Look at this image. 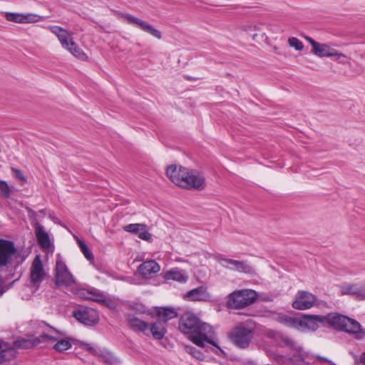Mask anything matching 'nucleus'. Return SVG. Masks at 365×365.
<instances>
[{
	"mask_svg": "<svg viewBox=\"0 0 365 365\" xmlns=\"http://www.w3.org/2000/svg\"><path fill=\"white\" fill-rule=\"evenodd\" d=\"M185 349L186 352L189 353L195 358H196L197 359H202V354L200 351L197 350L195 347H193L192 346H186L185 347Z\"/></svg>",
	"mask_w": 365,
	"mask_h": 365,
	"instance_id": "36",
	"label": "nucleus"
},
{
	"mask_svg": "<svg viewBox=\"0 0 365 365\" xmlns=\"http://www.w3.org/2000/svg\"><path fill=\"white\" fill-rule=\"evenodd\" d=\"M40 19H41V17L36 14H22L21 24L35 23V22L38 21Z\"/></svg>",
	"mask_w": 365,
	"mask_h": 365,
	"instance_id": "32",
	"label": "nucleus"
},
{
	"mask_svg": "<svg viewBox=\"0 0 365 365\" xmlns=\"http://www.w3.org/2000/svg\"><path fill=\"white\" fill-rule=\"evenodd\" d=\"M217 260L222 267L232 271H237L245 274H251L254 272L252 267L245 261L228 259L222 255L217 256Z\"/></svg>",
	"mask_w": 365,
	"mask_h": 365,
	"instance_id": "8",
	"label": "nucleus"
},
{
	"mask_svg": "<svg viewBox=\"0 0 365 365\" xmlns=\"http://www.w3.org/2000/svg\"><path fill=\"white\" fill-rule=\"evenodd\" d=\"M179 329L200 347L205 348L206 344L217 346L212 327L207 323H202L191 312H185L181 316Z\"/></svg>",
	"mask_w": 365,
	"mask_h": 365,
	"instance_id": "1",
	"label": "nucleus"
},
{
	"mask_svg": "<svg viewBox=\"0 0 365 365\" xmlns=\"http://www.w3.org/2000/svg\"><path fill=\"white\" fill-rule=\"evenodd\" d=\"M49 329L53 331L56 334L55 335H49L47 334H42L41 338H43V340L46 341H56V343L53 345V348L58 351V352H63L64 351H66L69 349L72 344H73L75 341H76V339L68 337H64L66 336V332L57 330L54 327L48 325Z\"/></svg>",
	"mask_w": 365,
	"mask_h": 365,
	"instance_id": "7",
	"label": "nucleus"
},
{
	"mask_svg": "<svg viewBox=\"0 0 365 365\" xmlns=\"http://www.w3.org/2000/svg\"><path fill=\"white\" fill-rule=\"evenodd\" d=\"M257 297V292L252 289L236 290L227 296L226 305L230 309H244L255 302Z\"/></svg>",
	"mask_w": 365,
	"mask_h": 365,
	"instance_id": "4",
	"label": "nucleus"
},
{
	"mask_svg": "<svg viewBox=\"0 0 365 365\" xmlns=\"http://www.w3.org/2000/svg\"><path fill=\"white\" fill-rule=\"evenodd\" d=\"M35 234L39 245L43 249L51 247V241L48 234L45 231L43 225L36 223L35 226Z\"/></svg>",
	"mask_w": 365,
	"mask_h": 365,
	"instance_id": "21",
	"label": "nucleus"
},
{
	"mask_svg": "<svg viewBox=\"0 0 365 365\" xmlns=\"http://www.w3.org/2000/svg\"><path fill=\"white\" fill-rule=\"evenodd\" d=\"M342 294H351L357 299L365 300V283L364 284H351L342 286L341 287Z\"/></svg>",
	"mask_w": 365,
	"mask_h": 365,
	"instance_id": "15",
	"label": "nucleus"
},
{
	"mask_svg": "<svg viewBox=\"0 0 365 365\" xmlns=\"http://www.w3.org/2000/svg\"><path fill=\"white\" fill-rule=\"evenodd\" d=\"M288 43L291 47L294 48L297 51H302L304 48L302 42L295 37L289 38Z\"/></svg>",
	"mask_w": 365,
	"mask_h": 365,
	"instance_id": "33",
	"label": "nucleus"
},
{
	"mask_svg": "<svg viewBox=\"0 0 365 365\" xmlns=\"http://www.w3.org/2000/svg\"><path fill=\"white\" fill-rule=\"evenodd\" d=\"M166 175L174 184L182 188L202 190L206 185L205 178L202 174L197 171L190 172L182 166H168Z\"/></svg>",
	"mask_w": 365,
	"mask_h": 365,
	"instance_id": "2",
	"label": "nucleus"
},
{
	"mask_svg": "<svg viewBox=\"0 0 365 365\" xmlns=\"http://www.w3.org/2000/svg\"><path fill=\"white\" fill-rule=\"evenodd\" d=\"M88 294L89 295H92V297H84L85 299H91V300H93L94 302H97L98 303H101L102 304H106V299H105V297L103 296V295H101V294H93L92 292H88Z\"/></svg>",
	"mask_w": 365,
	"mask_h": 365,
	"instance_id": "35",
	"label": "nucleus"
},
{
	"mask_svg": "<svg viewBox=\"0 0 365 365\" xmlns=\"http://www.w3.org/2000/svg\"><path fill=\"white\" fill-rule=\"evenodd\" d=\"M334 56L336 57V60L339 63L351 66V63L346 60L348 57L345 54L337 51L336 54Z\"/></svg>",
	"mask_w": 365,
	"mask_h": 365,
	"instance_id": "37",
	"label": "nucleus"
},
{
	"mask_svg": "<svg viewBox=\"0 0 365 365\" xmlns=\"http://www.w3.org/2000/svg\"><path fill=\"white\" fill-rule=\"evenodd\" d=\"M56 284L57 286H70L73 282L72 274L61 260H57L56 264Z\"/></svg>",
	"mask_w": 365,
	"mask_h": 365,
	"instance_id": "11",
	"label": "nucleus"
},
{
	"mask_svg": "<svg viewBox=\"0 0 365 365\" xmlns=\"http://www.w3.org/2000/svg\"><path fill=\"white\" fill-rule=\"evenodd\" d=\"M165 277L167 279H173L178 282H185L188 279L185 272L179 269H173L168 271Z\"/></svg>",
	"mask_w": 365,
	"mask_h": 365,
	"instance_id": "24",
	"label": "nucleus"
},
{
	"mask_svg": "<svg viewBox=\"0 0 365 365\" xmlns=\"http://www.w3.org/2000/svg\"><path fill=\"white\" fill-rule=\"evenodd\" d=\"M42 341H44V340H43V338H41V336H39L38 337H35L32 339H22L18 340L16 341V345H17V346H19L20 348L30 349L31 347H34V346L39 344Z\"/></svg>",
	"mask_w": 365,
	"mask_h": 365,
	"instance_id": "26",
	"label": "nucleus"
},
{
	"mask_svg": "<svg viewBox=\"0 0 365 365\" xmlns=\"http://www.w3.org/2000/svg\"><path fill=\"white\" fill-rule=\"evenodd\" d=\"M228 336L235 346L245 349L250 345L254 336V331L247 327L245 323H240L231 329Z\"/></svg>",
	"mask_w": 365,
	"mask_h": 365,
	"instance_id": "5",
	"label": "nucleus"
},
{
	"mask_svg": "<svg viewBox=\"0 0 365 365\" xmlns=\"http://www.w3.org/2000/svg\"><path fill=\"white\" fill-rule=\"evenodd\" d=\"M215 343H217V342L215 341ZM217 346H218V345H217ZM216 347L220 349V351H222V349H220L219 346H216Z\"/></svg>",
	"mask_w": 365,
	"mask_h": 365,
	"instance_id": "44",
	"label": "nucleus"
},
{
	"mask_svg": "<svg viewBox=\"0 0 365 365\" xmlns=\"http://www.w3.org/2000/svg\"><path fill=\"white\" fill-rule=\"evenodd\" d=\"M278 343L282 346H287L291 349L297 350V346L294 340L288 336L279 334L277 336Z\"/></svg>",
	"mask_w": 365,
	"mask_h": 365,
	"instance_id": "28",
	"label": "nucleus"
},
{
	"mask_svg": "<svg viewBox=\"0 0 365 365\" xmlns=\"http://www.w3.org/2000/svg\"><path fill=\"white\" fill-rule=\"evenodd\" d=\"M11 191L8 184L3 180H0V196L3 197H9L10 196Z\"/></svg>",
	"mask_w": 365,
	"mask_h": 365,
	"instance_id": "34",
	"label": "nucleus"
},
{
	"mask_svg": "<svg viewBox=\"0 0 365 365\" xmlns=\"http://www.w3.org/2000/svg\"><path fill=\"white\" fill-rule=\"evenodd\" d=\"M48 29L57 36L63 48L68 49L70 47L73 38L67 30L57 26H49Z\"/></svg>",
	"mask_w": 365,
	"mask_h": 365,
	"instance_id": "16",
	"label": "nucleus"
},
{
	"mask_svg": "<svg viewBox=\"0 0 365 365\" xmlns=\"http://www.w3.org/2000/svg\"><path fill=\"white\" fill-rule=\"evenodd\" d=\"M321 325L346 331L354 335L356 339H362L365 336V330L362 329L359 322L338 313H329L326 316H321Z\"/></svg>",
	"mask_w": 365,
	"mask_h": 365,
	"instance_id": "3",
	"label": "nucleus"
},
{
	"mask_svg": "<svg viewBox=\"0 0 365 365\" xmlns=\"http://www.w3.org/2000/svg\"><path fill=\"white\" fill-rule=\"evenodd\" d=\"M77 242L85 257L88 260H93L94 259V256L91 250H89V248L86 245V244L81 240H78Z\"/></svg>",
	"mask_w": 365,
	"mask_h": 365,
	"instance_id": "30",
	"label": "nucleus"
},
{
	"mask_svg": "<svg viewBox=\"0 0 365 365\" xmlns=\"http://www.w3.org/2000/svg\"><path fill=\"white\" fill-rule=\"evenodd\" d=\"M123 17L128 21V23L137 25L143 31L150 34L158 39H160L162 38L161 32L155 29L152 25L149 24L147 21H143L128 14H124Z\"/></svg>",
	"mask_w": 365,
	"mask_h": 365,
	"instance_id": "13",
	"label": "nucleus"
},
{
	"mask_svg": "<svg viewBox=\"0 0 365 365\" xmlns=\"http://www.w3.org/2000/svg\"><path fill=\"white\" fill-rule=\"evenodd\" d=\"M40 212H41V213H42V214H43V215H46V210H41L40 211Z\"/></svg>",
	"mask_w": 365,
	"mask_h": 365,
	"instance_id": "43",
	"label": "nucleus"
},
{
	"mask_svg": "<svg viewBox=\"0 0 365 365\" xmlns=\"http://www.w3.org/2000/svg\"><path fill=\"white\" fill-rule=\"evenodd\" d=\"M126 320L129 327L132 330L143 332L148 335V334L145 333V331L149 328L148 323L140 319L138 317L131 314L127 315Z\"/></svg>",
	"mask_w": 365,
	"mask_h": 365,
	"instance_id": "19",
	"label": "nucleus"
},
{
	"mask_svg": "<svg viewBox=\"0 0 365 365\" xmlns=\"http://www.w3.org/2000/svg\"><path fill=\"white\" fill-rule=\"evenodd\" d=\"M4 16H5L6 19L9 21L21 24L22 14L6 12L4 14Z\"/></svg>",
	"mask_w": 365,
	"mask_h": 365,
	"instance_id": "31",
	"label": "nucleus"
},
{
	"mask_svg": "<svg viewBox=\"0 0 365 365\" xmlns=\"http://www.w3.org/2000/svg\"><path fill=\"white\" fill-rule=\"evenodd\" d=\"M359 361L364 365H365V351L361 354L359 357Z\"/></svg>",
	"mask_w": 365,
	"mask_h": 365,
	"instance_id": "40",
	"label": "nucleus"
},
{
	"mask_svg": "<svg viewBox=\"0 0 365 365\" xmlns=\"http://www.w3.org/2000/svg\"><path fill=\"white\" fill-rule=\"evenodd\" d=\"M317 301V297L307 291H299L292 303V307L299 310L312 307Z\"/></svg>",
	"mask_w": 365,
	"mask_h": 365,
	"instance_id": "10",
	"label": "nucleus"
},
{
	"mask_svg": "<svg viewBox=\"0 0 365 365\" xmlns=\"http://www.w3.org/2000/svg\"><path fill=\"white\" fill-rule=\"evenodd\" d=\"M11 170L16 179L21 180L23 183L27 182L26 177L23 174V173L19 169L16 168H11Z\"/></svg>",
	"mask_w": 365,
	"mask_h": 365,
	"instance_id": "38",
	"label": "nucleus"
},
{
	"mask_svg": "<svg viewBox=\"0 0 365 365\" xmlns=\"http://www.w3.org/2000/svg\"><path fill=\"white\" fill-rule=\"evenodd\" d=\"M336 53L337 51L335 48L327 44H321V57H333Z\"/></svg>",
	"mask_w": 365,
	"mask_h": 365,
	"instance_id": "29",
	"label": "nucleus"
},
{
	"mask_svg": "<svg viewBox=\"0 0 365 365\" xmlns=\"http://www.w3.org/2000/svg\"><path fill=\"white\" fill-rule=\"evenodd\" d=\"M160 269V265L154 260H147L140 264L138 271L144 278H150Z\"/></svg>",
	"mask_w": 365,
	"mask_h": 365,
	"instance_id": "17",
	"label": "nucleus"
},
{
	"mask_svg": "<svg viewBox=\"0 0 365 365\" xmlns=\"http://www.w3.org/2000/svg\"><path fill=\"white\" fill-rule=\"evenodd\" d=\"M285 322L289 327L302 331H314L318 328L319 316L302 314L299 317H288L285 318Z\"/></svg>",
	"mask_w": 365,
	"mask_h": 365,
	"instance_id": "6",
	"label": "nucleus"
},
{
	"mask_svg": "<svg viewBox=\"0 0 365 365\" xmlns=\"http://www.w3.org/2000/svg\"><path fill=\"white\" fill-rule=\"evenodd\" d=\"M264 26V24L262 22L248 23L243 26V30L247 34H250L254 41H256L258 36L257 32H259L262 37L265 35V34L263 32Z\"/></svg>",
	"mask_w": 365,
	"mask_h": 365,
	"instance_id": "22",
	"label": "nucleus"
},
{
	"mask_svg": "<svg viewBox=\"0 0 365 365\" xmlns=\"http://www.w3.org/2000/svg\"><path fill=\"white\" fill-rule=\"evenodd\" d=\"M150 331L155 339H161L163 338L166 329L164 327V324L159 320L151 324Z\"/></svg>",
	"mask_w": 365,
	"mask_h": 365,
	"instance_id": "25",
	"label": "nucleus"
},
{
	"mask_svg": "<svg viewBox=\"0 0 365 365\" xmlns=\"http://www.w3.org/2000/svg\"><path fill=\"white\" fill-rule=\"evenodd\" d=\"M320 360H321V365L322 364V362H323V361H327V359H324V358H323V357H321V358H320Z\"/></svg>",
	"mask_w": 365,
	"mask_h": 365,
	"instance_id": "42",
	"label": "nucleus"
},
{
	"mask_svg": "<svg viewBox=\"0 0 365 365\" xmlns=\"http://www.w3.org/2000/svg\"><path fill=\"white\" fill-rule=\"evenodd\" d=\"M306 39L312 45V51L317 56H319V43L314 41L310 37H307Z\"/></svg>",
	"mask_w": 365,
	"mask_h": 365,
	"instance_id": "39",
	"label": "nucleus"
},
{
	"mask_svg": "<svg viewBox=\"0 0 365 365\" xmlns=\"http://www.w3.org/2000/svg\"><path fill=\"white\" fill-rule=\"evenodd\" d=\"M73 316L79 322L86 325L93 326L98 322L99 317L97 312L89 307H81L73 312Z\"/></svg>",
	"mask_w": 365,
	"mask_h": 365,
	"instance_id": "9",
	"label": "nucleus"
},
{
	"mask_svg": "<svg viewBox=\"0 0 365 365\" xmlns=\"http://www.w3.org/2000/svg\"><path fill=\"white\" fill-rule=\"evenodd\" d=\"M124 230L137 235L143 240L148 241L151 239V234L146 230L145 224H129L125 226Z\"/></svg>",
	"mask_w": 365,
	"mask_h": 365,
	"instance_id": "18",
	"label": "nucleus"
},
{
	"mask_svg": "<svg viewBox=\"0 0 365 365\" xmlns=\"http://www.w3.org/2000/svg\"><path fill=\"white\" fill-rule=\"evenodd\" d=\"M83 347H84V348H86V349H87L88 350H91V349H93V348H92V347L91 346V345H90V344H83Z\"/></svg>",
	"mask_w": 365,
	"mask_h": 365,
	"instance_id": "41",
	"label": "nucleus"
},
{
	"mask_svg": "<svg viewBox=\"0 0 365 365\" xmlns=\"http://www.w3.org/2000/svg\"><path fill=\"white\" fill-rule=\"evenodd\" d=\"M46 276L40 255H36L30 269V279L31 283L38 287Z\"/></svg>",
	"mask_w": 365,
	"mask_h": 365,
	"instance_id": "12",
	"label": "nucleus"
},
{
	"mask_svg": "<svg viewBox=\"0 0 365 365\" xmlns=\"http://www.w3.org/2000/svg\"><path fill=\"white\" fill-rule=\"evenodd\" d=\"M15 252L16 249L12 242L0 240V266L6 265Z\"/></svg>",
	"mask_w": 365,
	"mask_h": 365,
	"instance_id": "14",
	"label": "nucleus"
},
{
	"mask_svg": "<svg viewBox=\"0 0 365 365\" xmlns=\"http://www.w3.org/2000/svg\"><path fill=\"white\" fill-rule=\"evenodd\" d=\"M157 316H158V320H160L163 324H165L170 319H172L176 317L177 312L174 309L161 308L158 310Z\"/></svg>",
	"mask_w": 365,
	"mask_h": 365,
	"instance_id": "23",
	"label": "nucleus"
},
{
	"mask_svg": "<svg viewBox=\"0 0 365 365\" xmlns=\"http://www.w3.org/2000/svg\"><path fill=\"white\" fill-rule=\"evenodd\" d=\"M70 45V47L67 50H68L74 56L78 59L82 61L86 60V54L73 41H71Z\"/></svg>",
	"mask_w": 365,
	"mask_h": 365,
	"instance_id": "27",
	"label": "nucleus"
},
{
	"mask_svg": "<svg viewBox=\"0 0 365 365\" xmlns=\"http://www.w3.org/2000/svg\"><path fill=\"white\" fill-rule=\"evenodd\" d=\"M186 297L192 301H207L210 298V294L205 287L200 286L189 291Z\"/></svg>",
	"mask_w": 365,
	"mask_h": 365,
	"instance_id": "20",
	"label": "nucleus"
}]
</instances>
